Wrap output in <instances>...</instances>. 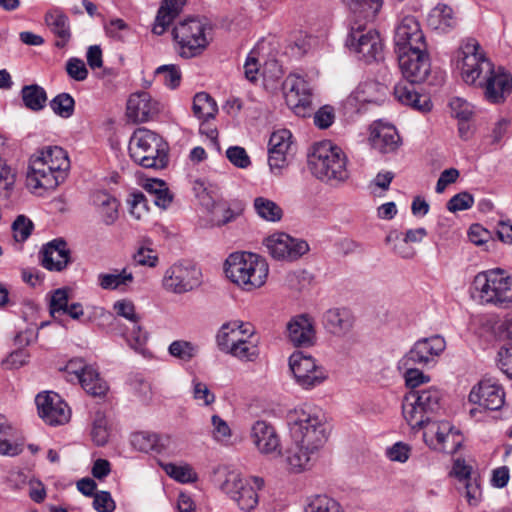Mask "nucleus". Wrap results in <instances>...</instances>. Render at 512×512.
Listing matches in <instances>:
<instances>
[{"label":"nucleus","mask_w":512,"mask_h":512,"mask_svg":"<svg viewBox=\"0 0 512 512\" xmlns=\"http://www.w3.org/2000/svg\"><path fill=\"white\" fill-rule=\"evenodd\" d=\"M461 74L468 84H475L484 74L479 86L484 98L491 104H502L512 93V76L504 71L495 72L494 65L486 58L476 39L469 38L462 46Z\"/></svg>","instance_id":"obj_1"},{"label":"nucleus","mask_w":512,"mask_h":512,"mask_svg":"<svg viewBox=\"0 0 512 512\" xmlns=\"http://www.w3.org/2000/svg\"><path fill=\"white\" fill-rule=\"evenodd\" d=\"M290 419L294 446L287 451L286 462L291 472L300 473L307 469L310 455L327 441L326 424L311 408L296 409Z\"/></svg>","instance_id":"obj_2"},{"label":"nucleus","mask_w":512,"mask_h":512,"mask_svg":"<svg viewBox=\"0 0 512 512\" xmlns=\"http://www.w3.org/2000/svg\"><path fill=\"white\" fill-rule=\"evenodd\" d=\"M359 20H354L346 38V47L366 63L382 59L383 44L379 33L361 20H373L382 6V0H343Z\"/></svg>","instance_id":"obj_3"},{"label":"nucleus","mask_w":512,"mask_h":512,"mask_svg":"<svg viewBox=\"0 0 512 512\" xmlns=\"http://www.w3.org/2000/svg\"><path fill=\"white\" fill-rule=\"evenodd\" d=\"M308 166L319 180L336 185L349 178L347 157L343 150L330 140L317 142L308 154Z\"/></svg>","instance_id":"obj_4"},{"label":"nucleus","mask_w":512,"mask_h":512,"mask_svg":"<svg viewBox=\"0 0 512 512\" xmlns=\"http://www.w3.org/2000/svg\"><path fill=\"white\" fill-rule=\"evenodd\" d=\"M269 267L266 260L251 252H235L225 262V274L246 291L261 287L266 282Z\"/></svg>","instance_id":"obj_5"},{"label":"nucleus","mask_w":512,"mask_h":512,"mask_svg":"<svg viewBox=\"0 0 512 512\" xmlns=\"http://www.w3.org/2000/svg\"><path fill=\"white\" fill-rule=\"evenodd\" d=\"M442 392L436 387L410 390L403 400L402 413L412 429L428 424L441 410Z\"/></svg>","instance_id":"obj_6"},{"label":"nucleus","mask_w":512,"mask_h":512,"mask_svg":"<svg viewBox=\"0 0 512 512\" xmlns=\"http://www.w3.org/2000/svg\"><path fill=\"white\" fill-rule=\"evenodd\" d=\"M129 153L144 168L163 169L169 161L167 143L160 135L146 128H139L133 133Z\"/></svg>","instance_id":"obj_7"},{"label":"nucleus","mask_w":512,"mask_h":512,"mask_svg":"<svg viewBox=\"0 0 512 512\" xmlns=\"http://www.w3.org/2000/svg\"><path fill=\"white\" fill-rule=\"evenodd\" d=\"M472 285L482 303L499 308L512 305V277L504 270L497 268L479 272Z\"/></svg>","instance_id":"obj_8"},{"label":"nucleus","mask_w":512,"mask_h":512,"mask_svg":"<svg viewBox=\"0 0 512 512\" xmlns=\"http://www.w3.org/2000/svg\"><path fill=\"white\" fill-rule=\"evenodd\" d=\"M208 30L211 27L196 17L178 22L172 29V36L178 46L179 55L189 59L202 54L209 45Z\"/></svg>","instance_id":"obj_9"},{"label":"nucleus","mask_w":512,"mask_h":512,"mask_svg":"<svg viewBox=\"0 0 512 512\" xmlns=\"http://www.w3.org/2000/svg\"><path fill=\"white\" fill-rule=\"evenodd\" d=\"M162 283L169 292L186 293L200 286L201 271L190 262L176 263L166 270Z\"/></svg>","instance_id":"obj_10"},{"label":"nucleus","mask_w":512,"mask_h":512,"mask_svg":"<svg viewBox=\"0 0 512 512\" xmlns=\"http://www.w3.org/2000/svg\"><path fill=\"white\" fill-rule=\"evenodd\" d=\"M289 367L298 385L304 389H311L323 383L327 372L316 364L315 359L301 351L294 352L289 358Z\"/></svg>","instance_id":"obj_11"},{"label":"nucleus","mask_w":512,"mask_h":512,"mask_svg":"<svg viewBox=\"0 0 512 512\" xmlns=\"http://www.w3.org/2000/svg\"><path fill=\"white\" fill-rule=\"evenodd\" d=\"M468 400L487 410L497 411L505 403V391L495 377L485 375L472 387Z\"/></svg>","instance_id":"obj_12"},{"label":"nucleus","mask_w":512,"mask_h":512,"mask_svg":"<svg viewBox=\"0 0 512 512\" xmlns=\"http://www.w3.org/2000/svg\"><path fill=\"white\" fill-rule=\"evenodd\" d=\"M445 346L444 338L439 335L422 338L416 341L412 348L401 358L399 365L401 367L427 366L435 362L436 357L444 351Z\"/></svg>","instance_id":"obj_13"},{"label":"nucleus","mask_w":512,"mask_h":512,"mask_svg":"<svg viewBox=\"0 0 512 512\" xmlns=\"http://www.w3.org/2000/svg\"><path fill=\"white\" fill-rule=\"evenodd\" d=\"M403 77L412 83L424 82L431 70L430 57L426 49L395 51Z\"/></svg>","instance_id":"obj_14"},{"label":"nucleus","mask_w":512,"mask_h":512,"mask_svg":"<svg viewBox=\"0 0 512 512\" xmlns=\"http://www.w3.org/2000/svg\"><path fill=\"white\" fill-rule=\"evenodd\" d=\"M270 255L276 260L295 261L309 251L305 240L293 238L286 233H277L265 240Z\"/></svg>","instance_id":"obj_15"},{"label":"nucleus","mask_w":512,"mask_h":512,"mask_svg":"<svg viewBox=\"0 0 512 512\" xmlns=\"http://www.w3.org/2000/svg\"><path fill=\"white\" fill-rule=\"evenodd\" d=\"M395 51L426 49L425 36L418 20L411 15L402 18L394 35Z\"/></svg>","instance_id":"obj_16"},{"label":"nucleus","mask_w":512,"mask_h":512,"mask_svg":"<svg viewBox=\"0 0 512 512\" xmlns=\"http://www.w3.org/2000/svg\"><path fill=\"white\" fill-rule=\"evenodd\" d=\"M285 100L294 113L302 118L313 113L311 89L309 84L301 77L288 79L285 83Z\"/></svg>","instance_id":"obj_17"},{"label":"nucleus","mask_w":512,"mask_h":512,"mask_svg":"<svg viewBox=\"0 0 512 512\" xmlns=\"http://www.w3.org/2000/svg\"><path fill=\"white\" fill-rule=\"evenodd\" d=\"M39 416L49 425H62L70 419V409L57 393H40L36 396Z\"/></svg>","instance_id":"obj_18"},{"label":"nucleus","mask_w":512,"mask_h":512,"mask_svg":"<svg viewBox=\"0 0 512 512\" xmlns=\"http://www.w3.org/2000/svg\"><path fill=\"white\" fill-rule=\"evenodd\" d=\"M292 144V133L287 129H280L271 134L268 143V164L275 174L286 166Z\"/></svg>","instance_id":"obj_19"},{"label":"nucleus","mask_w":512,"mask_h":512,"mask_svg":"<svg viewBox=\"0 0 512 512\" xmlns=\"http://www.w3.org/2000/svg\"><path fill=\"white\" fill-rule=\"evenodd\" d=\"M41 265L49 270L61 272L72 262L71 251L63 238H56L40 251Z\"/></svg>","instance_id":"obj_20"},{"label":"nucleus","mask_w":512,"mask_h":512,"mask_svg":"<svg viewBox=\"0 0 512 512\" xmlns=\"http://www.w3.org/2000/svg\"><path fill=\"white\" fill-rule=\"evenodd\" d=\"M160 111L159 103L147 92L130 95L127 101L126 115L134 123H142L153 119Z\"/></svg>","instance_id":"obj_21"},{"label":"nucleus","mask_w":512,"mask_h":512,"mask_svg":"<svg viewBox=\"0 0 512 512\" xmlns=\"http://www.w3.org/2000/svg\"><path fill=\"white\" fill-rule=\"evenodd\" d=\"M223 490L238 504L245 512L252 511L258 504V494L252 485L233 475L223 484Z\"/></svg>","instance_id":"obj_22"},{"label":"nucleus","mask_w":512,"mask_h":512,"mask_svg":"<svg viewBox=\"0 0 512 512\" xmlns=\"http://www.w3.org/2000/svg\"><path fill=\"white\" fill-rule=\"evenodd\" d=\"M251 439L261 454L281 453L280 438L274 426L264 420L256 421L251 428Z\"/></svg>","instance_id":"obj_23"},{"label":"nucleus","mask_w":512,"mask_h":512,"mask_svg":"<svg viewBox=\"0 0 512 512\" xmlns=\"http://www.w3.org/2000/svg\"><path fill=\"white\" fill-rule=\"evenodd\" d=\"M287 335L295 347L312 346L316 339L312 320L305 314L295 316L288 322Z\"/></svg>","instance_id":"obj_24"},{"label":"nucleus","mask_w":512,"mask_h":512,"mask_svg":"<svg viewBox=\"0 0 512 512\" xmlns=\"http://www.w3.org/2000/svg\"><path fill=\"white\" fill-rule=\"evenodd\" d=\"M452 473L463 485L464 496L470 506H477L481 500V488L478 480L472 477V467L464 459H456Z\"/></svg>","instance_id":"obj_25"},{"label":"nucleus","mask_w":512,"mask_h":512,"mask_svg":"<svg viewBox=\"0 0 512 512\" xmlns=\"http://www.w3.org/2000/svg\"><path fill=\"white\" fill-rule=\"evenodd\" d=\"M416 83L404 80L394 86L395 98L404 105L410 106L421 112H428L432 109V103L427 96L419 94L416 89Z\"/></svg>","instance_id":"obj_26"},{"label":"nucleus","mask_w":512,"mask_h":512,"mask_svg":"<svg viewBox=\"0 0 512 512\" xmlns=\"http://www.w3.org/2000/svg\"><path fill=\"white\" fill-rule=\"evenodd\" d=\"M68 369H71L77 376L82 388L90 395L96 396H104L108 390V386L105 381H103L98 372L90 367L83 366L79 369H76V362L70 361L67 365Z\"/></svg>","instance_id":"obj_27"},{"label":"nucleus","mask_w":512,"mask_h":512,"mask_svg":"<svg viewBox=\"0 0 512 512\" xmlns=\"http://www.w3.org/2000/svg\"><path fill=\"white\" fill-rule=\"evenodd\" d=\"M45 23L50 31L58 38L55 46L63 48L71 38L70 21L63 10L53 8L46 12Z\"/></svg>","instance_id":"obj_28"},{"label":"nucleus","mask_w":512,"mask_h":512,"mask_svg":"<svg viewBox=\"0 0 512 512\" xmlns=\"http://www.w3.org/2000/svg\"><path fill=\"white\" fill-rule=\"evenodd\" d=\"M353 322L351 312L345 308H332L323 315L325 329L336 336L348 333L353 327Z\"/></svg>","instance_id":"obj_29"},{"label":"nucleus","mask_w":512,"mask_h":512,"mask_svg":"<svg viewBox=\"0 0 512 512\" xmlns=\"http://www.w3.org/2000/svg\"><path fill=\"white\" fill-rule=\"evenodd\" d=\"M131 444L136 450L141 452L160 454L169 448L171 438L168 435L137 432L132 435Z\"/></svg>","instance_id":"obj_30"},{"label":"nucleus","mask_w":512,"mask_h":512,"mask_svg":"<svg viewBox=\"0 0 512 512\" xmlns=\"http://www.w3.org/2000/svg\"><path fill=\"white\" fill-rule=\"evenodd\" d=\"M186 0H162L158 9L152 32L162 35L173 20L181 13Z\"/></svg>","instance_id":"obj_31"},{"label":"nucleus","mask_w":512,"mask_h":512,"mask_svg":"<svg viewBox=\"0 0 512 512\" xmlns=\"http://www.w3.org/2000/svg\"><path fill=\"white\" fill-rule=\"evenodd\" d=\"M437 443L434 449L448 454L456 453L462 446V437L458 430L450 425L448 422H442L437 425L435 431Z\"/></svg>","instance_id":"obj_32"},{"label":"nucleus","mask_w":512,"mask_h":512,"mask_svg":"<svg viewBox=\"0 0 512 512\" xmlns=\"http://www.w3.org/2000/svg\"><path fill=\"white\" fill-rule=\"evenodd\" d=\"M428 25L440 32H448L457 26L458 20L453 9L446 4H438L427 18Z\"/></svg>","instance_id":"obj_33"},{"label":"nucleus","mask_w":512,"mask_h":512,"mask_svg":"<svg viewBox=\"0 0 512 512\" xmlns=\"http://www.w3.org/2000/svg\"><path fill=\"white\" fill-rule=\"evenodd\" d=\"M16 434V429L4 415L0 414V454L16 456L22 452L21 445L12 443Z\"/></svg>","instance_id":"obj_34"},{"label":"nucleus","mask_w":512,"mask_h":512,"mask_svg":"<svg viewBox=\"0 0 512 512\" xmlns=\"http://www.w3.org/2000/svg\"><path fill=\"white\" fill-rule=\"evenodd\" d=\"M94 203L98 205L102 221L110 226L118 219L119 202L107 192L99 191L94 195Z\"/></svg>","instance_id":"obj_35"},{"label":"nucleus","mask_w":512,"mask_h":512,"mask_svg":"<svg viewBox=\"0 0 512 512\" xmlns=\"http://www.w3.org/2000/svg\"><path fill=\"white\" fill-rule=\"evenodd\" d=\"M143 188L151 195L154 204L160 208L166 209L173 200V195L163 180L147 179Z\"/></svg>","instance_id":"obj_36"},{"label":"nucleus","mask_w":512,"mask_h":512,"mask_svg":"<svg viewBox=\"0 0 512 512\" xmlns=\"http://www.w3.org/2000/svg\"><path fill=\"white\" fill-rule=\"evenodd\" d=\"M66 175L56 172L54 169L47 168V171L39 176H27L26 185L32 190L43 188L53 190L64 182Z\"/></svg>","instance_id":"obj_37"},{"label":"nucleus","mask_w":512,"mask_h":512,"mask_svg":"<svg viewBox=\"0 0 512 512\" xmlns=\"http://www.w3.org/2000/svg\"><path fill=\"white\" fill-rule=\"evenodd\" d=\"M22 101L31 111L42 110L47 102V93L43 87L37 84L26 85L21 90Z\"/></svg>","instance_id":"obj_38"},{"label":"nucleus","mask_w":512,"mask_h":512,"mask_svg":"<svg viewBox=\"0 0 512 512\" xmlns=\"http://www.w3.org/2000/svg\"><path fill=\"white\" fill-rule=\"evenodd\" d=\"M192 110L198 119L207 121L215 117L218 107L215 100L208 93L199 92L193 98Z\"/></svg>","instance_id":"obj_39"},{"label":"nucleus","mask_w":512,"mask_h":512,"mask_svg":"<svg viewBox=\"0 0 512 512\" xmlns=\"http://www.w3.org/2000/svg\"><path fill=\"white\" fill-rule=\"evenodd\" d=\"M42 155L48 162L50 169L62 173L67 176V171L70 168V160L67 152L59 146H48L41 150Z\"/></svg>","instance_id":"obj_40"},{"label":"nucleus","mask_w":512,"mask_h":512,"mask_svg":"<svg viewBox=\"0 0 512 512\" xmlns=\"http://www.w3.org/2000/svg\"><path fill=\"white\" fill-rule=\"evenodd\" d=\"M253 206L257 215L265 221L279 222L283 217L282 208L270 199L257 197Z\"/></svg>","instance_id":"obj_41"},{"label":"nucleus","mask_w":512,"mask_h":512,"mask_svg":"<svg viewBox=\"0 0 512 512\" xmlns=\"http://www.w3.org/2000/svg\"><path fill=\"white\" fill-rule=\"evenodd\" d=\"M374 143L383 153L393 152L399 147L400 136L394 127H382L377 131Z\"/></svg>","instance_id":"obj_42"},{"label":"nucleus","mask_w":512,"mask_h":512,"mask_svg":"<svg viewBox=\"0 0 512 512\" xmlns=\"http://www.w3.org/2000/svg\"><path fill=\"white\" fill-rule=\"evenodd\" d=\"M133 274L127 268L122 269L118 274L101 273L98 275V284L104 290H116L121 285H128L133 282Z\"/></svg>","instance_id":"obj_43"},{"label":"nucleus","mask_w":512,"mask_h":512,"mask_svg":"<svg viewBox=\"0 0 512 512\" xmlns=\"http://www.w3.org/2000/svg\"><path fill=\"white\" fill-rule=\"evenodd\" d=\"M168 352L174 358L189 362L197 355L198 346L186 340H175L169 345Z\"/></svg>","instance_id":"obj_44"},{"label":"nucleus","mask_w":512,"mask_h":512,"mask_svg":"<svg viewBox=\"0 0 512 512\" xmlns=\"http://www.w3.org/2000/svg\"><path fill=\"white\" fill-rule=\"evenodd\" d=\"M243 327V322L234 320L222 325L218 335L217 343L222 351L229 353V347L233 343V339H237V330Z\"/></svg>","instance_id":"obj_45"},{"label":"nucleus","mask_w":512,"mask_h":512,"mask_svg":"<svg viewBox=\"0 0 512 512\" xmlns=\"http://www.w3.org/2000/svg\"><path fill=\"white\" fill-rule=\"evenodd\" d=\"M50 107L56 115L69 118L74 113L75 100L69 93H60L50 101Z\"/></svg>","instance_id":"obj_46"},{"label":"nucleus","mask_w":512,"mask_h":512,"mask_svg":"<svg viewBox=\"0 0 512 512\" xmlns=\"http://www.w3.org/2000/svg\"><path fill=\"white\" fill-rule=\"evenodd\" d=\"M305 512H343L341 506L334 499L326 495L313 497L305 507Z\"/></svg>","instance_id":"obj_47"},{"label":"nucleus","mask_w":512,"mask_h":512,"mask_svg":"<svg viewBox=\"0 0 512 512\" xmlns=\"http://www.w3.org/2000/svg\"><path fill=\"white\" fill-rule=\"evenodd\" d=\"M229 353L241 360H254L258 355V349L255 345L248 343L245 339L239 337L233 339Z\"/></svg>","instance_id":"obj_48"},{"label":"nucleus","mask_w":512,"mask_h":512,"mask_svg":"<svg viewBox=\"0 0 512 512\" xmlns=\"http://www.w3.org/2000/svg\"><path fill=\"white\" fill-rule=\"evenodd\" d=\"M165 472L173 479L181 483H189L197 480V475L189 465L178 466L167 463L163 466Z\"/></svg>","instance_id":"obj_49"},{"label":"nucleus","mask_w":512,"mask_h":512,"mask_svg":"<svg viewBox=\"0 0 512 512\" xmlns=\"http://www.w3.org/2000/svg\"><path fill=\"white\" fill-rule=\"evenodd\" d=\"M449 107L451 109L452 116L458 120H469L474 113L473 106L460 97L451 98L449 101Z\"/></svg>","instance_id":"obj_50"},{"label":"nucleus","mask_w":512,"mask_h":512,"mask_svg":"<svg viewBox=\"0 0 512 512\" xmlns=\"http://www.w3.org/2000/svg\"><path fill=\"white\" fill-rule=\"evenodd\" d=\"M159 76H163L164 84L172 89L177 88L181 81V72L176 65H162L155 72Z\"/></svg>","instance_id":"obj_51"},{"label":"nucleus","mask_w":512,"mask_h":512,"mask_svg":"<svg viewBox=\"0 0 512 512\" xmlns=\"http://www.w3.org/2000/svg\"><path fill=\"white\" fill-rule=\"evenodd\" d=\"M404 373L406 386L411 390H420L419 387L422 384L430 381V376L423 373V371L413 368L412 366L405 367Z\"/></svg>","instance_id":"obj_52"},{"label":"nucleus","mask_w":512,"mask_h":512,"mask_svg":"<svg viewBox=\"0 0 512 512\" xmlns=\"http://www.w3.org/2000/svg\"><path fill=\"white\" fill-rule=\"evenodd\" d=\"M14 238L17 242H24L31 234L33 223L24 215H20L12 224Z\"/></svg>","instance_id":"obj_53"},{"label":"nucleus","mask_w":512,"mask_h":512,"mask_svg":"<svg viewBox=\"0 0 512 512\" xmlns=\"http://www.w3.org/2000/svg\"><path fill=\"white\" fill-rule=\"evenodd\" d=\"M228 160L238 168L245 169L250 166L251 161L246 150L240 146L229 147L226 151Z\"/></svg>","instance_id":"obj_54"},{"label":"nucleus","mask_w":512,"mask_h":512,"mask_svg":"<svg viewBox=\"0 0 512 512\" xmlns=\"http://www.w3.org/2000/svg\"><path fill=\"white\" fill-rule=\"evenodd\" d=\"M473 203H474V198L470 193L460 192V193L454 195L447 202V209L450 212L467 210L472 207Z\"/></svg>","instance_id":"obj_55"},{"label":"nucleus","mask_w":512,"mask_h":512,"mask_svg":"<svg viewBox=\"0 0 512 512\" xmlns=\"http://www.w3.org/2000/svg\"><path fill=\"white\" fill-rule=\"evenodd\" d=\"M93 508L97 512H113L116 508V503L110 492L97 491L93 497Z\"/></svg>","instance_id":"obj_56"},{"label":"nucleus","mask_w":512,"mask_h":512,"mask_svg":"<svg viewBox=\"0 0 512 512\" xmlns=\"http://www.w3.org/2000/svg\"><path fill=\"white\" fill-rule=\"evenodd\" d=\"M66 72L75 81H84L88 76V70L83 60L70 58L66 63Z\"/></svg>","instance_id":"obj_57"},{"label":"nucleus","mask_w":512,"mask_h":512,"mask_svg":"<svg viewBox=\"0 0 512 512\" xmlns=\"http://www.w3.org/2000/svg\"><path fill=\"white\" fill-rule=\"evenodd\" d=\"M68 293L64 288L56 289L50 300V314L55 317L56 313H63L68 306Z\"/></svg>","instance_id":"obj_58"},{"label":"nucleus","mask_w":512,"mask_h":512,"mask_svg":"<svg viewBox=\"0 0 512 512\" xmlns=\"http://www.w3.org/2000/svg\"><path fill=\"white\" fill-rule=\"evenodd\" d=\"M91 436L93 442L97 446H104L107 443L109 433L107 430V423L104 417H98L97 419L94 420Z\"/></svg>","instance_id":"obj_59"},{"label":"nucleus","mask_w":512,"mask_h":512,"mask_svg":"<svg viewBox=\"0 0 512 512\" xmlns=\"http://www.w3.org/2000/svg\"><path fill=\"white\" fill-rule=\"evenodd\" d=\"M335 119L334 108L330 105H324L314 113V124L320 129L330 127Z\"/></svg>","instance_id":"obj_60"},{"label":"nucleus","mask_w":512,"mask_h":512,"mask_svg":"<svg viewBox=\"0 0 512 512\" xmlns=\"http://www.w3.org/2000/svg\"><path fill=\"white\" fill-rule=\"evenodd\" d=\"M131 325V331L127 334L126 339L133 349L140 350L148 339L147 333L142 330L139 322H134Z\"/></svg>","instance_id":"obj_61"},{"label":"nucleus","mask_w":512,"mask_h":512,"mask_svg":"<svg viewBox=\"0 0 512 512\" xmlns=\"http://www.w3.org/2000/svg\"><path fill=\"white\" fill-rule=\"evenodd\" d=\"M133 261L136 265L155 267L158 263V256L151 248L142 246L134 253Z\"/></svg>","instance_id":"obj_62"},{"label":"nucleus","mask_w":512,"mask_h":512,"mask_svg":"<svg viewBox=\"0 0 512 512\" xmlns=\"http://www.w3.org/2000/svg\"><path fill=\"white\" fill-rule=\"evenodd\" d=\"M411 447L403 442H397L386 451L387 457L391 461L404 463L409 459Z\"/></svg>","instance_id":"obj_63"},{"label":"nucleus","mask_w":512,"mask_h":512,"mask_svg":"<svg viewBox=\"0 0 512 512\" xmlns=\"http://www.w3.org/2000/svg\"><path fill=\"white\" fill-rule=\"evenodd\" d=\"M498 365L501 371L507 375L508 378L512 377V343H509L507 347H502L499 352Z\"/></svg>","instance_id":"obj_64"}]
</instances>
